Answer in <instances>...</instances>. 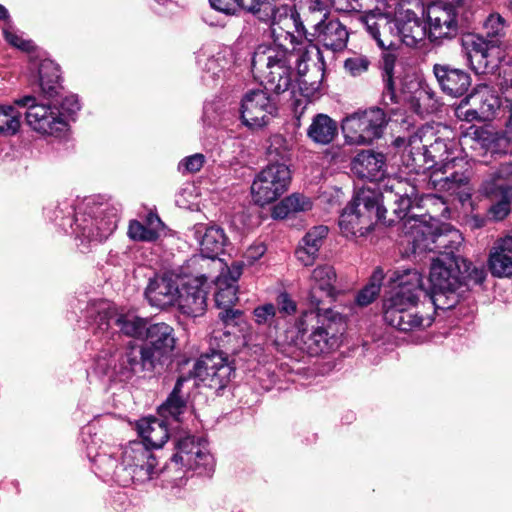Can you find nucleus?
<instances>
[{
	"mask_svg": "<svg viewBox=\"0 0 512 512\" xmlns=\"http://www.w3.org/2000/svg\"><path fill=\"white\" fill-rule=\"evenodd\" d=\"M417 195L418 190L413 183L396 176L383 179L378 190L369 187L359 189L340 215V230L347 238L365 236L385 218V202L393 204V213L399 220L405 219L414 206L424 208L446 203L442 196L426 194L418 199Z\"/></svg>",
	"mask_w": 512,
	"mask_h": 512,
	"instance_id": "f257e3e1",
	"label": "nucleus"
},
{
	"mask_svg": "<svg viewBox=\"0 0 512 512\" xmlns=\"http://www.w3.org/2000/svg\"><path fill=\"white\" fill-rule=\"evenodd\" d=\"M288 17L293 20L289 28L283 29L284 22L275 21L268 23L271 27L274 38L273 45H259L254 51L251 65L252 71L262 78L266 90L280 94L289 90L292 85L291 59L293 53L289 46L294 50L297 42V36L294 32H302L304 26L299 20L298 13L289 7Z\"/></svg>",
	"mask_w": 512,
	"mask_h": 512,
	"instance_id": "f03ea898",
	"label": "nucleus"
},
{
	"mask_svg": "<svg viewBox=\"0 0 512 512\" xmlns=\"http://www.w3.org/2000/svg\"><path fill=\"white\" fill-rule=\"evenodd\" d=\"M392 279L398 285L383 301L385 322L405 333L430 327L434 319L416 310L420 295L425 293L421 274L415 269H397Z\"/></svg>",
	"mask_w": 512,
	"mask_h": 512,
	"instance_id": "7ed1b4c3",
	"label": "nucleus"
},
{
	"mask_svg": "<svg viewBox=\"0 0 512 512\" xmlns=\"http://www.w3.org/2000/svg\"><path fill=\"white\" fill-rule=\"evenodd\" d=\"M406 240L415 255L424 252L445 254L449 257H461L457 253L462 245V236L456 229L446 226L438 228L436 221L427 222L424 215L410 214L405 218Z\"/></svg>",
	"mask_w": 512,
	"mask_h": 512,
	"instance_id": "20e7f679",
	"label": "nucleus"
},
{
	"mask_svg": "<svg viewBox=\"0 0 512 512\" xmlns=\"http://www.w3.org/2000/svg\"><path fill=\"white\" fill-rule=\"evenodd\" d=\"M341 320L332 309L306 310L296 322L297 334L292 342L311 356L330 352L340 344V337L333 328Z\"/></svg>",
	"mask_w": 512,
	"mask_h": 512,
	"instance_id": "39448f33",
	"label": "nucleus"
},
{
	"mask_svg": "<svg viewBox=\"0 0 512 512\" xmlns=\"http://www.w3.org/2000/svg\"><path fill=\"white\" fill-rule=\"evenodd\" d=\"M468 270L462 257L445 254L432 259L429 280L432 285L431 300L438 309H451L459 302L457 290L464 280L461 264Z\"/></svg>",
	"mask_w": 512,
	"mask_h": 512,
	"instance_id": "423d86ee",
	"label": "nucleus"
},
{
	"mask_svg": "<svg viewBox=\"0 0 512 512\" xmlns=\"http://www.w3.org/2000/svg\"><path fill=\"white\" fill-rule=\"evenodd\" d=\"M507 22L499 13H491L484 22L486 37L469 35L463 39V46L471 62L479 68L496 66L503 56V39L506 34Z\"/></svg>",
	"mask_w": 512,
	"mask_h": 512,
	"instance_id": "0eeeda50",
	"label": "nucleus"
},
{
	"mask_svg": "<svg viewBox=\"0 0 512 512\" xmlns=\"http://www.w3.org/2000/svg\"><path fill=\"white\" fill-rule=\"evenodd\" d=\"M94 369L111 381L127 382L141 371L152 372V367L146 366L144 356L136 345L117 349L113 344L107 343V347L100 350Z\"/></svg>",
	"mask_w": 512,
	"mask_h": 512,
	"instance_id": "6e6552de",
	"label": "nucleus"
},
{
	"mask_svg": "<svg viewBox=\"0 0 512 512\" xmlns=\"http://www.w3.org/2000/svg\"><path fill=\"white\" fill-rule=\"evenodd\" d=\"M332 6L340 12L364 13L361 21L377 45L382 49L392 45L391 15L384 0H332Z\"/></svg>",
	"mask_w": 512,
	"mask_h": 512,
	"instance_id": "1a4fd4ad",
	"label": "nucleus"
},
{
	"mask_svg": "<svg viewBox=\"0 0 512 512\" xmlns=\"http://www.w3.org/2000/svg\"><path fill=\"white\" fill-rule=\"evenodd\" d=\"M89 317L93 319L92 325L98 333L106 335L107 339L115 341V333L109 331L114 327L119 329L122 334L142 339L145 337L149 327L148 321L134 313H118L106 302L93 304L88 309ZM119 337L118 334H116Z\"/></svg>",
	"mask_w": 512,
	"mask_h": 512,
	"instance_id": "9d476101",
	"label": "nucleus"
},
{
	"mask_svg": "<svg viewBox=\"0 0 512 512\" xmlns=\"http://www.w3.org/2000/svg\"><path fill=\"white\" fill-rule=\"evenodd\" d=\"M388 122L384 110L370 107L348 114L342 120L341 128L346 143L365 146L383 136Z\"/></svg>",
	"mask_w": 512,
	"mask_h": 512,
	"instance_id": "9b49d317",
	"label": "nucleus"
},
{
	"mask_svg": "<svg viewBox=\"0 0 512 512\" xmlns=\"http://www.w3.org/2000/svg\"><path fill=\"white\" fill-rule=\"evenodd\" d=\"M160 471L157 457L143 442L131 441L123 448L117 468V476L123 485L145 483L156 478Z\"/></svg>",
	"mask_w": 512,
	"mask_h": 512,
	"instance_id": "f8f14e48",
	"label": "nucleus"
},
{
	"mask_svg": "<svg viewBox=\"0 0 512 512\" xmlns=\"http://www.w3.org/2000/svg\"><path fill=\"white\" fill-rule=\"evenodd\" d=\"M463 11L461 0L436 1L428 5L425 13L429 41L441 45L456 38L463 25Z\"/></svg>",
	"mask_w": 512,
	"mask_h": 512,
	"instance_id": "ddd939ff",
	"label": "nucleus"
},
{
	"mask_svg": "<svg viewBox=\"0 0 512 512\" xmlns=\"http://www.w3.org/2000/svg\"><path fill=\"white\" fill-rule=\"evenodd\" d=\"M291 171L286 163H270L258 172L251 184L255 204L265 206L279 199L289 188Z\"/></svg>",
	"mask_w": 512,
	"mask_h": 512,
	"instance_id": "4468645a",
	"label": "nucleus"
},
{
	"mask_svg": "<svg viewBox=\"0 0 512 512\" xmlns=\"http://www.w3.org/2000/svg\"><path fill=\"white\" fill-rule=\"evenodd\" d=\"M15 104L26 108V123L36 133L59 136L66 131L67 119L56 105L37 103L36 98L30 95L16 100Z\"/></svg>",
	"mask_w": 512,
	"mask_h": 512,
	"instance_id": "2eb2a0df",
	"label": "nucleus"
},
{
	"mask_svg": "<svg viewBox=\"0 0 512 512\" xmlns=\"http://www.w3.org/2000/svg\"><path fill=\"white\" fill-rule=\"evenodd\" d=\"M209 3L212 8L227 15L235 14L238 8H242L267 24L282 21L283 29L293 24L287 14L289 6H276L272 0H209Z\"/></svg>",
	"mask_w": 512,
	"mask_h": 512,
	"instance_id": "dca6fc26",
	"label": "nucleus"
},
{
	"mask_svg": "<svg viewBox=\"0 0 512 512\" xmlns=\"http://www.w3.org/2000/svg\"><path fill=\"white\" fill-rule=\"evenodd\" d=\"M118 217L114 209L107 205L98 206L92 214L75 215L74 231L89 241L102 242L117 228Z\"/></svg>",
	"mask_w": 512,
	"mask_h": 512,
	"instance_id": "f3484780",
	"label": "nucleus"
},
{
	"mask_svg": "<svg viewBox=\"0 0 512 512\" xmlns=\"http://www.w3.org/2000/svg\"><path fill=\"white\" fill-rule=\"evenodd\" d=\"M241 119L245 126L261 128L277 113L275 100L263 89L246 92L241 100Z\"/></svg>",
	"mask_w": 512,
	"mask_h": 512,
	"instance_id": "a211bd4d",
	"label": "nucleus"
},
{
	"mask_svg": "<svg viewBox=\"0 0 512 512\" xmlns=\"http://www.w3.org/2000/svg\"><path fill=\"white\" fill-rule=\"evenodd\" d=\"M194 377L216 391L225 388L231 381L234 368L220 352L202 355L193 368Z\"/></svg>",
	"mask_w": 512,
	"mask_h": 512,
	"instance_id": "6ab92c4d",
	"label": "nucleus"
},
{
	"mask_svg": "<svg viewBox=\"0 0 512 512\" xmlns=\"http://www.w3.org/2000/svg\"><path fill=\"white\" fill-rule=\"evenodd\" d=\"M145 338L148 342L137 347L144 356L146 366L155 369L161 359L170 355L175 348L174 329L164 322L150 324Z\"/></svg>",
	"mask_w": 512,
	"mask_h": 512,
	"instance_id": "aec40b11",
	"label": "nucleus"
},
{
	"mask_svg": "<svg viewBox=\"0 0 512 512\" xmlns=\"http://www.w3.org/2000/svg\"><path fill=\"white\" fill-rule=\"evenodd\" d=\"M470 178L471 170L466 162V166L453 168L449 173L432 172L430 183L437 192L455 197L461 204H465L473 192Z\"/></svg>",
	"mask_w": 512,
	"mask_h": 512,
	"instance_id": "412c9836",
	"label": "nucleus"
},
{
	"mask_svg": "<svg viewBox=\"0 0 512 512\" xmlns=\"http://www.w3.org/2000/svg\"><path fill=\"white\" fill-rule=\"evenodd\" d=\"M336 272L330 265L317 266L310 278V288L306 301L312 310L322 311L331 309L326 307L336 296Z\"/></svg>",
	"mask_w": 512,
	"mask_h": 512,
	"instance_id": "4be33fe9",
	"label": "nucleus"
},
{
	"mask_svg": "<svg viewBox=\"0 0 512 512\" xmlns=\"http://www.w3.org/2000/svg\"><path fill=\"white\" fill-rule=\"evenodd\" d=\"M391 25L393 27L392 45L394 46V39L398 37L406 46L414 47L425 38H428L427 23L417 16L411 9H405L400 5L396 11L395 19L391 11Z\"/></svg>",
	"mask_w": 512,
	"mask_h": 512,
	"instance_id": "5701e85b",
	"label": "nucleus"
},
{
	"mask_svg": "<svg viewBox=\"0 0 512 512\" xmlns=\"http://www.w3.org/2000/svg\"><path fill=\"white\" fill-rule=\"evenodd\" d=\"M180 288V279L177 276L169 273L156 275L150 279L145 289V297L151 306L161 310L176 307Z\"/></svg>",
	"mask_w": 512,
	"mask_h": 512,
	"instance_id": "b1692460",
	"label": "nucleus"
},
{
	"mask_svg": "<svg viewBox=\"0 0 512 512\" xmlns=\"http://www.w3.org/2000/svg\"><path fill=\"white\" fill-rule=\"evenodd\" d=\"M176 307L187 316L203 315L207 307L206 278L194 277L181 283Z\"/></svg>",
	"mask_w": 512,
	"mask_h": 512,
	"instance_id": "393cba45",
	"label": "nucleus"
},
{
	"mask_svg": "<svg viewBox=\"0 0 512 512\" xmlns=\"http://www.w3.org/2000/svg\"><path fill=\"white\" fill-rule=\"evenodd\" d=\"M456 152V141L441 137L435 138L434 142L426 147L428 168L433 169V172L449 173L453 168L466 166L465 159L458 157Z\"/></svg>",
	"mask_w": 512,
	"mask_h": 512,
	"instance_id": "a878e982",
	"label": "nucleus"
},
{
	"mask_svg": "<svg viewBox=\"0 0 512 512\" xmlns=\"http://www.w3.org/2000/svg\"><path fill=\"white\" fill-rule=\"evenodd\" d=\"M317 41L334 52L342 51L347 46L349 34L347 28L338 19L325 17L314 25Z\"/></svg>",
	"mask_w": 512,
	"mask_h": 512,
	"instance_id": "bb28decb",
	"label": "nucleus"
},
{
	"mask_svg": "<svg viewBox=\"0 0 512 512\" xmlns=\"http://www.w3.org/2000/svg\"><path fill=\"white\" fill-rule=\"evenodd\" d=\"M433 72L442 91L447 95L460 97L471 85V77L464 70L452 68L449 65L435 64Z\"/></svg>",
	"mask_w": 512,
	"mask_h": 512,
	"instance_id": "cd10ccee",
	"label": "nucleus"
},
{
	"mask_svg": "<svg viewBox=\"0 0 512 512\" xmlns=\"http://www.w3.org/2000/svg\"><path fill=\"white\" fill-rule=\"evenodd\" d=\"M241 274V264L232 263L217 276L215 302L218 307H232L237 302V281Z\"/></svg>",
	"mask_w": 512,
	"mask_h": 512,
	"instance_id": "c85d7f7f",
	"label": "nucleus"
},
{
	"mask_svg": "<svg viewBox=\"0 0 512 512\" xmlns=\"http://www.w3.org/2000/svg\"><path fill=\"white\" fill-rule=\"evenodd\" d=\"M386 168L383 153L373 150L360 151L351 162V169L358 177L370 181L382 180Z\"/></svg>",
	"mask_w": 512,
	"mask_h": 512,
	"instance_id": "c756f323",
	"label": "nucleus"
},
{
	"mask_svg": "<svg viewBox=\"0 0 512 512\" xmlns=\"http://www.w3.org/2000/svg\"><path fill=\"white\" fill-rule=\"evenodd\" d=\"M489 268L496 277L512 276V237L497 239L490 251Z\"/></svg>",
	"mask_w": 512,
	"mask_h": 512,
	"instance_id": "7c9ffc66",
	"label": "nucleus"
},
{
	"mask_svg": "<svg viewBox=\"0 0 512 512\" xmlns=\"http://www.w3.org/2000/svg\"><path fill=\"white\" fill-rule=\"evenodd\" d=\"M194 230L203 256L214 259L223 251L227 237L222 228L200 223L195 225Z\"/></svg>",
	"mask_w": 512,
	"mask_h": 512,
	"instance_id": "2f4dec72",
	"label": "nucleus"
},
{
	"mask_svg": "<svg viewBox=\"0 0 512 512\" xmlns=\"http://www.w3.org/2000/svg\"><path fill=\"white\" fill-rule=\"evenodd\" d=\"M163 230L164 224L158 215L149 213L144 222L131 220L127 234L133 241L153 242L160 237Z\"/></svg>",
	"mask_w": 512,
	"mask_h": 512,
	"instance_id": "473e14b6",
	"label": "nucleus"
},
{
	"mask_svg": "<svg viewBox=\"0 0 512 512\" xmlns=\"http://www.w3.org/2000/svg\"><path fill=\"white\" fill-rule=\"evenodd\" d=\"M338 134L337 122L327 114L319 113L312 118L307 137L315 144H330Z\"/></svg>",
	"mask_w": 512,
	"mask_h": 512,
	"instance_id": "72a5a7b5",
	"label": "nucleus"
},
{
	"mask_svg": "<svg viewBox=\"0 0 512 512\" xmlns=\"http://www.w3.org/2000/svg\"><path fill=\"white\" fill-rule=\"evenodd\" d=\"M470 106H475L482 114V119H488L500 107V99L496 92L487 84H480L466 97Z\"/></svg>",
	"mask_w": 512,
	"mask_h": 512,
	"instance_id": "f704fd0d",
	"label": "nucleus"
},
{
	"mask_svg": "<svg viewBox=\"0 0 512 512\" xmlns=\"http://www.w3.org/2000/svg\"><path fill=\"white\" fill-rule=\"evenodd\" d=\"M426 147L427 145L423 144V140L418 134L411 135L408 138L402 160L410 171L420 173L429 169Z\"/></svg>",
	"mask_w": 512,
	"mask_h": 512,
	"instance_id": "c9c22d12",
	"label": "nucleus"
},
{
	"mask_svg": "<svg viewBox=\"0 0 512 512\" xmlns=\"http://www.w3.org/2000/svg\"><path fill=\"white\" fill-rule=\"evenodd\" d=\"M142 441L149 448H161L168 439L166 424L158 419H142L137 424Z\"/></svg>",
	"mask_w": 512,
	"mask_h": 512,
	"instance_id": "e433bc0d",
	"label": "nucleus"
},
{
	"mask_svg": "<svg viewBox=\"0 0 512 512\" xmlns=\"http://www.w3.org/2000/svg\"><path fill=\"white\" fill-rule=\"evenodd\" d=\"M383 92L381 102L384 106L398 103V95L395 89L396 56L392 53H384L381 60Z\"/></svg>",
	"mask_w": 512,
	"mask_h": 512,
	"instance_id": "4c0bfd02",
	"label": "nucleus"
},
{
	"mask_svg": "<svg viewBox=\"0 0 512 512\" xmlns=\"http://www.w3.org/2000/svg\"><path fill=\"white\" fill-rule=\"evenodd\" d=\"M312 207L313 202L310 197L302 193H292L273 207L272 217L274 219H284L291 213L306 212L311 210Z\"/></svg>",
	"mask_w": 512,
	"mask_h": 512,
	"instance_id": "58836bf2",
	"label": "nucleus"
},
{
	"mask_svg": "<svg viewBox=\"0 0 512 512\" xmlns=\"http://www.w3.org/2000/svg\"><path fill=\"white\" fill-rule=\"evenodd\" d=\"M188 380L186 377H179L173 391L169 397L159 408V413L163 417H172L178 419V417L184 412L186 408V394L182 388L184 383Z\"/></svg>",
	"mask_w": 512,
	"mask_h": 512,
	"instance_id": "ea45409f",
	"label": "nucleus"
},
{
	"mask_svg": "<svg viewBox=\"0 0 512 512\" xmlns=\"http://www.w3.org/2000/svg\"><path fill=\"white\" fill-rule=\"evenodd\" d=\"M292 142L281 134L269 138L267 155L271 163H285L290 159Z\"/></svg>",
	"mask_w": 512,
	"mask_h": 512,
	"instance_id": "a19ab883",
	"label": "nucleus"
},
{
	"mask_svg": "<svg viewBox=\"0 0 512 512\" xmlns=\"http://www.w3.org/2000/svg\"><path fill=\"white\" fill-rule=\"evenodd\" d=\"M324 78V69L322 65L313 63L311 72L304 78H298V86L303 96L313 97L321 89Z\"/></svg>",
	"mask_w": 512,
	"mask_h": 512,
	"instance_id": "79ce46f5",
	"label": "nucleus"
},
{
	"mask_svg": "<svg viewBox=\"0 0 512 512\" xmlns=\"http://www.w3.org/2000/svg\"><path fill=\"white\" fill-rule=\"evenodd\" d=\"M295 50L296 48L292 49L291 52L293 53L292 58L295 57L298 78H304L311 72L313 63H316L313 57L316 56L318 58L320 50L313 44L300 47L294 52Z\"/></svg>",
	"mask_w": 512,
	"mask_h": 512,
	"instance_id": "37998d69",
	"label": "nucleus"
},
{
	"mask_svg": "<svg viewBox=\"0 0 512 512\" xmlns=\"http://www.w3.org/2000/svg\"><path fill=\"white\" fill-rule=\"evenodd\" d=\"M59 69L51 61H43L39 66V84L42 91L48 96L57 93V85L59 81Z\"/></svg>",
	"mask_w": 512,
	"mask_h": 512,
	"instance_id": "c03bdc74",
	"label": "nucleus"
},
{
	"mask_svg": "<svg viewBox=\"0 0 512 512\" xmlns=\"http://www.w3.org/2000/svg\"><path fill=\"white\" fill-rule=\"evenodd\" d=\"M21 113L12 105H0V133L14 135L21 125Z\"/></svg>",
	"mask_w": 512,
	"mask_h": 512,
	"instance_id": "a18cd8bd",
	"label": "nucleus"
},
{
	"mask_svg": "<svg viewBox=\"0 0 512 512\" xmlns=\"http://www.w3.org/2000/svg\"><path fill=\"white\" fill-rule=\"evenodd\" d=\"M202 439L196 438L195 436H185L180 438L176 443V453L172 457V461L175 463H191V458L194 455V451L202 443Z\"/></svg>",
	"mask_w": 512,
	"mask_h": 512,
	"instance_id": "49530a36",
	"label": "nucleus"
},
{
	"mask_svg": "<svg viewBox=\"0 0 512 512\" xmlns=\"http://www.w3.org/2000/svg\"><path fill=\"white\" fill-rule=\"evenodd\" d=\"M383 280L382 270H376L370 282L356 296V302L359 306H367L378 296Z\"/></svg>",
	"mask_w": 512,
	"mask_h": 512,
	"instance_id": "de8ad7c7",
	"label": "nucleus"
},
{
	"mask_svg": "<svg viewBox=\"0 0 512 512\" xmlns=\"http://www.w3.org/2000/svg\"><path fill=\"white\" fill-rule=\"evenodd\" d=\"M191 458V463H186L189 469L202 468L206 472H210L214 467V458L208 450L207 443L203 440L200 446L195 450Z\"/></svg>",
	"mask_w": 512,
	"mask_h": 512,
	"instance_id": "09e8293b",
	"label": "nucleus"
},
{
	"mask_svg": "<svg viewBox=\"0 0 512 512\" xmlns=\"http://www.w3.org/2000/svg\"><path fill=\"white\" fill-rule=\"evenodd\" d=\"M480 192L488 197L498 198L507 195V184H504L498 174L491 172L482 182Z\"/></svg>",
	"mask_w": 512,
	"mask_h": 512,
	"instance_id": "8fccbe9b",
	"label": "nucleus"
},
{
	"mask_svg": "<svg viewBox=\"0 0 512 512\" xmlns=\"http://www.w3.org/2000/svg\"><path fill=\"white\" fill-rule=\"evenodd\" d=\"M328 234V228L320 225L311 228L302 239V244L319 252L323 240Z\"/></svg>",
	"mask_w": 512,
	"mask_h": 512,
	"instance_id": "3c124183",
	"label": "nucleus"
},
{
	"mask_svg": "<svg viewBox=\"0 0 512 512\" xmlns=\"http://www.w3.org/2000/svg\"><path fill=\"white\" fill-rule=\"evenodd\" d=\"M455 114L457 118L467 122H472L474 120H483L482 114L478 112L477 107L470 106V103L466 102V97L460 102V104L456 108Z\"/></svg>",
	"mask_w": 512,
	"mask_h": 512,
	"instance_id": "603ef678",
	"label": "nucleus"
},
{
	"mask_svg": "<svg viewBox=\"0 0 512 512\" xmlns=\"http://www.w3.org/2000/svg\"><path fill=\"white\" fill-rule=\"evenodd\" d=\"M265 252L266 246L262 242L254 243L246 249L243 254V260L235 261L234 263H240L242 267L244 265H253L265 254Z\"/></svg>",
	"mask_w": 512,
	"mask_h": 512,
	"instance_id": "864d4df0",
	"label": "nucleus"
},
{
	"mask_svg": "<svg viewBox=\"0 0 512 512\" xmlns=\"http://www.w3.org/2000/svg\"><path fill=\"white\" fill-rule=\"evenodd\" d=\"M276 315V308L273 304H264L254 309L255 321L259 325H271Z\"/></svg>",
	"mask_w": 512,
	"mask_h": 512,
	"instance_id": "5fc2aeb1",
	"label": "nucleus"
},
{
	"mask_svg": "<svg viewBox=\"0 0 512 512\" xmlns=\"http://www.w3.org/2000/svg\"><path fill=\"white\" fill-rule=\"evenodd\" d=\"M205 163V156L200 153L193 154L184 158L179 163V170L182 172L196 173L200 171Z\"/></svg>",
	"mask_w": 512,
	"mask_h": 512,
	"instance_id": "6e6d98bb",
	"label": "nucleus"
},
{
	"mask_svg": "<svg viewBox=\"0 0 512 512\" xmlns=\"http://www.w3.org/2000/svg\"><path fill=\"white\" fill-rule=\"evenodd\" d=\"M369 64L370 62L367 58L356 56L348 58L344 63V67L352 76H358L368 70Z\"/></svg>",
	"mask_w": 512,
	"mask_h": 512,
	"instance_id": "4d7b16f0",
	"label": "nucleus"
},
{
	"mask_svg": "<svg viewBox=\"0 0 512 512\" xmlns=\"http://www.w3.org/2000/svg\"><path fill=\"white\" fill-rule=\"evenodd\" d=\"M499 200L490 206L488 210L489 216L494 220L504 219L510 211V202L507 195L498 197Z\"/></svg>",
	"mask_w": 512,
	"mask_h": 512,
	"instance_id": "13d9d810",
	"label": "nucleus"
},
{
	"mask_svg": "<svg viewBox=\"0 0 512 512\" xmlns=\"http://www.w3.org/2000/svg\"><path fill=\"white\" fill-rule=\"evenodd\" d=\"M5 40L12 46L22 50L29 52L33 49V43L30 40H25L21 35H18L16 32L6 29L4 30Z\"/></svg>",
	"mask_w": 512,
	"mask_h": 512,
	"instance_id": "bf43d9fd",
	"label": "nucleus"
},
{
	"mask_svg": "<svg viewBox=\"0 0 512 512\" xmlns=\"http://www.w3.org/2000/svg\"><path fill=\"white\" fill-rule=\"evenodd\" d=\"M297 259L305 266L312 265L317 256L318 252L315 249H311L303 244L295 252Z\"/></svg>",
	"mask_w": 512,
	"mask_h": 512,
	"instance_id": "052dcab7",
	"label": "nucleus"
},
{
	"mask_svg": "<svg viewBox=\"0 0 512 512\" xmlns=\"http://www.w3.org/2000/svg\"><path fill=\"white\" fill-rule=\"evenodd\" d=\"M58 108L66 118V115H73L80 110V103L76 95H68L62 100Z\"/></svg>",
	"mask_w": 512,
	"mask_h": 512,
	"instance_id": "680f3d73",
	"label": "nucleus"
},
{
	"mask_svg": "<svg viewBox=\"0 0 512 512\" xmlns=\"http://www.w3.org/2000/svg\"><path fill=\"white\" fill-rule=\"evenodd\" d=\"M460 264H462V263L460 262ZM466 265L468 267V270H466L465 267L463 265H461L464 279L468 278L469 280L473 281L475 284H481L486 278L485 270L483 268H476V267H473L472 269H470L471 264L467 263V262H466Z\"/></svg>",
	"mask_w": 512,
	"mask_h": 512,
	"instance_id": "e2e57ef3",
	"label": "nucleus"
},
{
	"mask_svg": "<svg viewBox=\"0 0 512 512\" xmlns=\"http://www.w3.org/2000/svg\"><path fill=\"white\" fill-rule=\"evenodd\" d=\"M222 311L219 313V318L225 325H236L237 319L241 317L242 312L232 307H221Z\"/></svg>",
	"mask_w": 512,
	"mask_h": 512,
	"instance_id": "0e129e2a",
	"label": "nucleus"
},
{
	"mask_svg": "<svg viewBox=\"0 0 512 512\" xmlns=\"http://www.w3.org/2000/svg\"><path fill=\"white\" fill-rule=\"evenodd\" d=\"M277 304L280 312L282 313L292 314L296 311V303L287 293L279 294L277 297Z\"/></svg>",
	"mask_w": 512,
	"mask_h": 512,
	"instance_id": "69168bd1",
	"label": "nucleus"
},
{
	"mask_svg": "<svg viewBox=\"0 0 512 512\" xmlns=\"http://www.w3.org/2000/svg\"><path fill=\"white\" fill-rule=\"evenodd\" d=\"M502 90L506 102L509 103L510 109V116L504 130V137L508 142H512V91H510L508 88Z\"/></svg>",
	"mask_w": 512,
	"mask_h": 512,
	"instance_id": "338daca9",
	"label": "nucleus"
},
{
	"mask_svg": "<svg viewBox=\"0 0 512 512\" xmlns=\"http://www.w3.org/2000/svg\"><path fill=\"white\" fill-rule=\"evenodd\" d=\"M495 172L500 177V180L507 184V189L509 190L512 187V163L501 164Z\"/></svg>",
	"mask_w": 512,
	"mask_h": 512,
	"instance_id": "774afa93",
	"label": "nucleus"
}]
</instances>
